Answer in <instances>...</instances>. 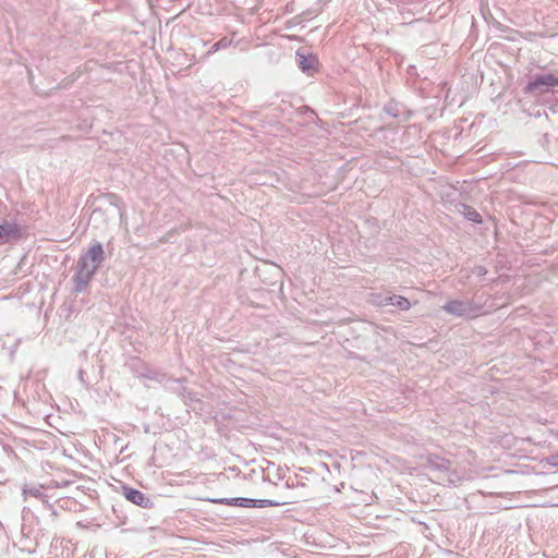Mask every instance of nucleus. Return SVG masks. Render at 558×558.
<instances>
[{"mask_svg":"<svg viewBox=\"0 0 558 558\" xmlns=\"http://www.w3.org/2000/svg\"><path fill=\"white\" fill-rule=\"evenodd\" d=\"M104 260L102 244L97 241L93 242L78 259V269L74 276V290L76 292H82L87 287Z\"/></svg>","mask_w":558,"mask_h":558,"instance_id":"obj_1","label":"nucleus"},{"mask_svg":"<svg viewBox=\"0 0 558 558\" xmlns=\"http://www.w3.org/2000/svg\"><path fill=\"white\" fill-rule=\"evenodd\" d=\"M427 466L430 470L437 471L440 473L438 477L442 483H447L449 485H456L461 481V477L456 472H449L450 461L437 454H429L426 459Z\"/></svg>","mask_w":558,"mask_h":558,"instance_id":"obj_2","label":"nucleus"},{"mask_svg":"<svg viewBox=\"0 0 558 558\" xmlns=\"http://www.w3.org/2000/svg\"><path fill=\"white\" fill-rule=\"evenodd\" d=\"M558 87V73H545L535 75L524 87L525 93L543 94L549 89Z\"/></svg>","mask_w":558,"mask_h":558,"instance_id":"obj_3","label":"nucleus"},{"mask_svg":"<svg viewBox=\"0 0 558 558\" xmlns=\"http://www.w3.org/2000/svg\"><path fill=\"white\" fill-rule=\"evenodd\" d=\"M442 310L453 316L457 317H470L476 315V308L473 306L470 301H461V300H451L448 301Z\"/></svg>","mask_w":558,"mask_h":558,"instance_id":"obj_4","label":"nucleus"},{"mask_svg":"<svg viewBox=\"0 0 558 558\" xmlns=\"http://www.w3.org/2000/svg\"><path fill=\"white\" fill-rule=\"evenodd\" d=\"M215 504H222V505H232V506H240V507H256L257 502H259V507H264L265 505H278L277 502H272L270 500H256L251 498H232V499H213L211 500Z\"/></svg>","mask_w":558,"mask_h":558,"instance_id":"obj_5","label":"nucleus"},{"mask_svg":"<svg viewBox=\"0 0 558 558\" xmlns=\"http://www.w3.org/2000/svg\"><path fill=\"white\" fill-rule=\"evenodd\" d=\"M122 494L126 500L134 505L141 506L143 508H148L150 505L149 498H147L142 492L135 488L123 486Z\"/></svg>","mask_w":558,"mask_h":558,"instance_id":"obj_6","label":"nucleus"},{"mask_svg":"<svg viewBox=\"0 0 558 558\" xmlns=\"http://www.w3.org/2000/svg\"><path fill=\"white\" fill-rule=\"evenodd\" d=\"M298 63L300 69L303 72L311 73L312 70L315 69V65L317 63V59L314 56H305L300 52L296 53Z\"/></svg>","mask_w":558,"mask_h":558,"instance_id":"obj_7","label":"nucleus"},{"mask_svg":"<svg viewBox=\"0 0 558 558\" xmlns=\"http://www.w3.org/2000/svg\"><path fill=\"white\" fill-rule=\"evenodd\" d=\"M17 236V228L9 222L0 225V244L7 243Z\"/></svg>","mask_w":558,"mask_h":558,"instance_id":"obj_8","label":"nucleus"},{"mask_svg":"<svg viewBox=\"0 0 558 558\" xmlns=\"http://www.w3.org/2000/svg\"><path fill=\"white\" fill-rule=\"evenodd\" d=\"M32 523H33V512L31 509L24 508L23 514H22V533L27 537L29 536V534L33 531Z\"/></svg>","mask_w":558,"mask_h":558,"instance_id":"obj_9","label":"nucleus"},{"mask_svg":"<svg viewBox=\"0 0 558 558\" xmlns=\"http://www.w3.org/2000/svg\"><path fill=\"white\" fill-rule=\"evenodd\" d=\"M389 305L398 307L401 311H408L411 307V303L407 298L397 294L389 296Z\"/></svg>","mask_w":558,"mask_h":558,"instance_id":"obj_10","label":"nucleus"},{"mask_svg":"<svg viewBox=\"0 0 558 558\" xmlns=\"http://www.w3.org/2000/svg\"><path fill=\"white\" fill-rule=\"evenodd\" d=\"M389 296H391L389 292L372 293L369 302L376 306H387L389 305Z\"/></svg>","mask_w":558,"mask_h":558,"instance_id":"obj_11","label":"nucleus"},{"mask_svg":"<svg viewBox=\"0 0 558 558\" xmlns=\"http://www.w3.org/2000/svg\"><path fill=\"white\" fill-rule=\"evenodd\" d=\"M232 45V39L228 37H222L217 43H215L211 48L208 50L207 54L217 52L219 50L226 49Z\"/></svg>","mask_w":558,"mask_h":558,"instance_id":"obj_12","label":"nucleus"},{"mask_svg":"<svg viewBox=\"0 0 558 558\" xmlns=\"http://www.w3.org/2000/svg\"><path fill=\"white\" fill-rule=\"evenodd\" d=\"M463 215L470 221L481 222L480 214L475 209H473L472 207L464 206Z\"/></svg>","mask_w":558,"mask_h":558,"instance_id":"obj_13","label":"nucleus"},{"mask_svg":"<svg viewBox=\"0 0 558 558\" xmlns=\"http://www.w3.org/2000/svg\"><path fill=\"white\" fill-rule=\"evenodd\" d=\"M472 274L478 278H483L487 274V270L484 266H475L472 269Z\"/></svg>","mask_w":558,"mask_h":558,"instance_id":"obj_14","label":"nucleus"},{"mask_svg":"<svg viewBox=\"0 0 558 558\" xmlns=\"http://www.w3.org/2000/svg\"><path fill=\"white\" fill-rule=\"evenodd\" d=\"M549 463H550L551 465H558V460H557V459H553V457H550V459H549Z\"/></svg>","mask_w":558,"mask_h":558,"instance_id":"obj_15","label":"nucleus"},{"mask_svg":"<svg viewBox=\"0 0 558 558\" xmlns=\"http://www.w3.org/2000/svg\"><path fill=\"white\" fill-rule=\"evenodd\" d=\"M78 377H80L81 380H83V371L82 369L78 373Z\"/></svg>","mask_w":558,"mask_h":558,"instance_id":"obj_16","label":"nucleus"},{"mask_svg":"<svg viewBox=\"0 0 558 558\" xmlns=\"http://www.w3.org/2000/svg\"><path fill=\"white\" fill-rule=\"evenodd\" d=\"M23 493H24V494H27V490H26V489H23ZM28 493H29V494H32V489H31V490H28Z\"/></svg>","mask_w":558,"mask_h":558,"instance_id":"obj_17","label":"nucleus"},{"mask_svg":"<svg viewBox=\"0 0 558 558\" xmlns=\"http://www.w3.org/2000/svg\"><path fill=\"white\" fill-rule=\"evenodd\" d=\"M553 459H557L558 460V454L557 456H553Z\"/></svg>","mask_w":558,"mask_h":558,"instance_id":"obj_18","label":"nucleus"}]
</instances>
